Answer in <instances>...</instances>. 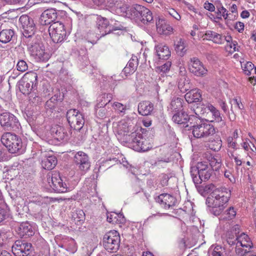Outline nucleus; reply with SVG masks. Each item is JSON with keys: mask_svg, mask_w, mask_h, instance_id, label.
I'll use <instances>...</instances> for the list:
<instances>
[{"mask_svg": "<svg viewBox=\"0 0 256 256\" xmlns=\"http://www.w3.org/2000/svg\"><path fill=\"white\" fill-rule=\"evenodd\" d=\"M212 197H208L206 200V204L210 208V214L216 216H220L227 206L230 196V191L226 188H222L212 192Z\"/></svg>", "mask_w": 256, "mask_h": 256, "instance_id": "f257e3e1", "label": "nucleus"}, {"mask_svg": "<svg viewBox=\"0 0 256 256\" xmlns=\"http://www.w3.org/2000/svg\"><path fill=\"white\" fill-rule=\"evenodd\" d=\"M184 127L188 128V130H192L194 136L198 138H206L216 133L215 128L212 124L204 122L196 116H192L190 124H186Z\"/></svg>", "mask_w": 256, "mask_h": 256, "instance_id": "f03ea898", "label": "nucleus"}, {"mask_svg": "<svg viewBox=\"0 0 256 256\" xmlns=\"http://www.w3.org/2000/svg\"><path fill=\"white\" fill-rule=\"evenodd\" d=\"M212 172L207 162H198L196 166H192L190 172L196 186L197 188L202 182L208 180Z\"/></svg>", "mask_w": 256, "mask_h": 256, "instance_id": "7ed1b4c3", "label": "nucleus"}, {"mask_svg": "<svg viewBox=\"0 0 256 256\" xmlns=\"http://www.w3.org/2000/svg\"><path fill=\"white\" fill-rule=\"evenodd\" d=\"M28 42V50L32 56L39 61H46L50 58L49 54L45 52L44 47L40 37L34 35L30 36Z\"/></svg>", "mask_w": 256, "mask_h": 256, "instance_id": "20e7f679", "label": "nucleus"}, {"mask_svg": "<svg viewBox=\"0 0 256 256\" xmlns=\"http://www.w3.org/2000/svg\"><path fill=\"white\" fill-rule=\"evenodd\" d=\"M73 163L76 170L82 174L88 171L91 166L88 155L82 151L75 153L73 158Z\"/></svg>", "mask_w": 256, "mask_h": 256, "instance_id": "39448f33", "label": "nucleus"}, {"mask_svg": "<svg viewBox=\"0 0 256 256\" xmlns=\"http://www.w3.org/2000/svg\"><path fill=\"white\" fill-rule=\"evenodd\" d=\"M48 32L52 40L54 43L63 42L67 36L64 24L58 21L50 25Z\"/></svg>", "mask_w": 256, "mask_h": 256, "instance_id": "423d86ee", "label": "nucleus"}, {"mask_svg": "<svg viewBox=\"0 0 256 256\" xmlns=\"http://www.w3.org/2000/svg\"><path fill=\"white\" fill-rule=\"evenodd\" d=\"M120 236L116 230L106 233L103 238V245L106 250L110 252L117 251L120 248Z\"/></svg>", "mask_w": 256, "mask_h": 256, "instance_id": "0eeeda50", "label": "nucleus"}, {"mask_svg": "<svg viewBox=\"0 0 256 256\" xmlns=\"http://www.w3.org/2000/svg\"><path fill=\"white\" fill-rule=\"evenodd\" d=\"M66 119L71 128L80 131L84 126L83 114L76 109H70L66 112Z\"/></svg>", "mask_w": 256, "mask_h": 256, "instance_id": "6e6552de", "label": "nucleus"}, {"mask_svg": "<svg viewBox=\"0 0 256 256\" xmlns=\"http://www.w3.org/2000/svg\"><path fill=\"white\" fill-rule=\"evenodd\" d=\"M47 182L51 188L56 192L63 193L66 192L68 187L56 172H48L46 175Z\"/></svg>", "mask_w": 256, "mask_h": 256, "instance_id": "1a4fd4ad", "label": "nucleus"}, {"mask_svg": "<svg viewBox=\"0 0 256 256\" xmlns=\"http://www.w3.org/2000/svg\"><path fill=\"white\" fill-rule=\"evenodd\" d=\"M29 79L30 78L28 77V73H26L18 82L19 90L24 94H28L33 88L36 86L37 74L36 73L32 74L30 82H28Z\"/></svg>", "mask_w": 256, "mask_h": 256, "instance_id": "9d476101", "label": "nucleus"}, {"mask_svg": "<svg viewBox=\"0 0 256 256\" xmlns=\"http://www.w3.org/2000/svg\"><path fill=\"white\" fill-rule=\"evenodd\" d=\"M20 28L23 29L22 34L24 36L29 38L34 34V24L32 19L26 14H23L19 18Z\"/></svg>", "mask_w": 256, "mask_h": 256, "instance_id": "9b49d317", "label": "nucleus"}, {"mask_svg": "<svg viewBox=\"0 0 256 256\" xmlns=\"http://www.w3.org/2000/svg\"><path fill=\"white\" fill-rule=\"evenodd\" d=\"M204 106H205L204 105H202L200 106H197L194 110L196 114L198 116V112H201V114H204V112L202 111V109L204 108V110L207 109L209 110L212 115V119L210 120V122H222V124H224L219 110L209 103L206 106V107Z\"/></svg>", "mask_w": 256, "mask_h": 256, "instance_id": "f8f14e48", "label": "nucleus"}, {"mask_svg": "<svg viewBox=\"0 0 256 256\" xmlns=\"http://www.w3.org/2000/svg\"><path fill=\"white\" fill-rule=\"evenodd\" d=\"M188 69L191 73L197 76H203L208 72L202 63L196 58H190Z\"/></svg>", "mask_w": 256, "mask_h": 256, "instance_id": "ddd939ff", "label": "nucleus"}, {"mask_svg": "<svg viewBox=\"0 0 256 256\" xmlns=\"http://www.w3.org/2000/svg\"><path fill=\"white\" fill-rule=\"evenodd\" d=\"M1 142L10 153H16V135L14 134L9 132L4 133L2 136Z\"/></svg>", "mask_w": 256, "mask_h": 256, "instance_id": "4468645a", "label": "nucleus"}, {"mask_svg": "<svg viewBox=\"0 0 256 256\" xmlns=\"http://www.w3.org/2000/svg\"><path fill=\"white\" fill-rule=\"evenodd\" d=\"M96 26L98 32H100V37L110 33V22L106 18L101 16H96Z\"/></svg>", "mask_w": 256, "mask_h": 256, "instance_id": "2eb2a0df", "label": "nucleus"}, {"mask_svg": "<svg viewBox=\"0 0 256 256\" xmlns=\"http://www.w3.org/2000/svg\"><path fill=\"white\" fill-rule=\"evenodd\" d=\"M156 201L162 207L168 209L176 205V198L172 195L168 194H162L156 198Z\"/></svg>", "mask_w": 256, "mask_h": 256, "instance_id": "dca6fc26", "label": "nucleus"}, {"mask_svg": "<svg viewBox=\"0 0 256 256\" xmlns=\"http://www.w3.org/2000/svg\"><path fill=\"white\" fill-rule=\"evenodd\" d=\"M240 230L239 226L235 225L226 232V242L230 246H234L235 245H237L240 235Z\"/></svg>", "mask_w": 256, "mask_h": 256, "instance_id": "f3484780", "label": "nucleus"}, {"mask_svg": "<svg viewBox=\"0 0 256 256\" xmlns=\"http://www.w3.org/2000/svg\"><path fill=\"white\" fill-rule=\"evenodd\" d=\"M17 234L22 238L30 237L34 235V229L29 222H22L18 226Z\"/></svg>", "mask_w": 256, "mask_h": 256, "instance_id": "a211bd4d", "label": "nucleus"}, {"mask_svg": "<svg viewBox=\"0 0 256 256\" xmlns=\"http://www.w3.org/2000/svg\"><path fill=\"white\" fill-rule=\"evenodd\" d=\"M151 144L147 140L143 134L138 140V142L132 144L130 148L137 152H146L152 148Z\"/></svg>", "mask_w": 256, "mask_h": 256, "instance_id": "6ab92c4d", "label": "nucleus"}, {"mask_svg": "<svg viewBox=\"0 0 256 256\" xmlns=\"http://www.w3.org/2000/svg\"><path fill=\"white\" fill-rule=\"evenodd\" d=\"M94 42L87 40H82L78 42V44L80 46V51L78 50L76 48H72V52L74 54L78 56H82V58H87L86 50L88 48H90L94 45Z\"/></svg>", "mask_w": 256, "mask_h": 256, "instance_id": "aec40b11", "label": "nucleus"}, {"mask_svg": "<svg viewBox=\"0 0 256 256\" xmlns=\"http://www.w3.org/2000/svg\"><path fill=\"white\" fill-rule=\"evenodd\" d=\"M54 136L58 140H68L72 132L70 133L68 130L60 126H56L52 129Z\"/></svg>", "mask_w": 256, "mask_h": 256, "instance_id": "412c9836", "label": "nucleus"}, {"mask_svg": "<svg viewBox=\"0 0 256 256\" xmlns=\"http://www.w3.org/2000/svg\"><path fill=\"white\" fill-rule=\"evenodd\" d=\"M156 26L157 32L160 34L168 35L172 32V28L164 19L159 18L156 22Z\"/></svg>", "mask_w": 256, "mask_h": 256, "instance_id": "4be33fe9", "label": "nucleus"}, {"mask_svg": "<svg viewBox=\"0 0 256 256\" xmlns=\"http://www.w3.org/2000/svg\"><path fill=\"white\" fill-rule=\"evenodd\" d=\"M186 101L190 104L200 102L202 100L201 92L199 90H190L184 96Z\"/></svg>", "mask_w": 256, "mask_h": 256, "instance_id": "5701e85b", "label": "nucleus"}, {"mask_svg": "<svg viewBox=\"0 0 256 256\" xmlns=\"http://www.w3.org/2000/svg\"><path fill=\"white\" fill-rule=\"evenodd\" d=\"M142 134L140 130H136L134 132H130V134H124L123 142L130 147L132 144L138 142V140L142 136Z\"/></svg>", "mask_w": 256, "mask_h": 256, "instance_id": "b1692460", "label": "nucleus"}, {"mask_svg": "<svg viewBox=\"0 0 256 256\" xmlns=\"http://www.w3.org/2000/svg\"><path fill=\"white\" fill-rule=\"evenodd\" d=\"M153 110L154 104L148 101H144L138 104V112L142 116L150 115Z\"/></svg>", "mask_w": 256, "mask_h": 256, "instance_id": "393cba45", "label": "nucleus"}, {"mask_svg": "<svg viewBox=\"0 0 256 256\" xmlns=\"http://www.w3.org/2000/svg\"><path fill=\"white\" fill-rule=\"evenodd\" d=\"M193 115L188 116L184 111H180L174 114L172 118V120L178 124H188L190 119Z\"/></svg>", "mask_w": 256, "mask_h": 256, "instance_id": "a878e982", "label": "nucleus"}, {"mask_svg": "<svg viewBox=\"0 0 256 256\" xmlns=\"http://www.w3.org/2000/svg\"><path fill=\"white\" fill-rule=\"evenodd\" d=\"M156 55L159 59L167 60L170 56V52L168 46L162 44L155 46Z\"/></svg>", "mask_w": 256, "mask_h": 256, "instance_id": "bb28decb", "label": "nucleus"}, {"mask_svg": "<svg viewBox=\"0 0 256 256\" xmlns=\"http://www.w3.org/2000/svg\"><path fill=\"white\" fill-rule=\"evenodd\" d=\"M57 158L56 156L46 155L42 160V167L48 170L53 169L57 164Z\"/></svg>", "mask_w": 256, "mask_h": 256, "instance_id": "cd10ccee", "label": "nucleus"}, {"mask_svg": "<svg viewBox=\"0 0 256 256\" xmlns=\"http://www.w3.org/2000/svg\"><path fill=\"white\" fill-rule=\"evenodd\" d=\"M32 245L30 243L17 240V256H27L30 254Z\"/></svg>", "mask_w": 256, "mask_h": 256, "instance_id": "c85d7f7f", "label": "nucleus"}, {"mask_svg": "<svg viewBox=\"0 0 256 256\" xmlns=\"http://www.w3.org/2000/svg\"><path fill=\"white\" fill-rule=\"evenodd\" d=\"M238 240V246L241 247L248 249L249 250L253 247L252 242L248 236L244 232L240 234Z\"/></svg>", "mask_w": 256, "mask_h": 256, "instance_id": "c756f323", "label": "nucleus"}, {"mask_svg": "<svg viewBox=\"0 0 256 256\" xmlns=\"http://www.w3.org/2000/svg\"><path fill=\"white\" fill-rule=\"evenodd\" d=\"M139 19L144 24L151 23L153 22L152 14L149 9L142 6Z\"/></svg>", "mask_w": 256, "mask_h": 256, "instance_id": "7c9ffc66", "label": "nucleus"}, {"mask_svg": "<svg viewBox=\"0 0 256 256\" xmlns=\"http://www.w3.org/2000/svg\"><path fill=\"white\" fill-rule=\"evenodd\" d=\"M14 116L9 112H4L0 115V124L2 126L9 128L11 126Z\"/></svg>", "mask_w": 256, "mask_h": 256, "instance_id": "2f4dec72", "label": "nucleus"}, {"mask_svg": "<svg viewBox=\"0 0 256 256\" xmlns=\"http://www.w3.org/2000/svg\"><path fill=\"white\" fill-rule=\"evenodd\" d=\"M178 88L181 92L183 93L186 92L190 89V80L186 76H182L179 78Z\"/></svg>", "mask_w": 256, "mask_h": 256, "instance_id": "473e14b6", "label": "nucleus"}, {"mask_svg": "<svg viewBox=\"0 0 256 256\" xmlns=\"http://www.w3.org/2000/svg\"><path fill=\"white\" fill-rule=\"evenodd\" d=\"M236 214V211L234 207L230 206L220 214V220H230L234 218Z\"/></svg>", "mask_w": 256, "mask_h": 256, "instance_id": "72a5a7b5", "label": "nucleus"}, {"mask_svg": "<svg viewBox=\"0 0 256 256\" xmlns=\"http://www.w3.org/2000/svg\"><path fill=\"white\" fill-rule=\"evenodd\" d=\"M124 218L122 214L116 212L107 214V221L110 223H122L124 222Z\"/></svg>", "mask_w": 256, "mask_h": 256, "instance_id": "f704fd0d", "label": "nucleus"}, {"mask_svg": "<svg viewBox=\"0 0 256 256\" xmlns=\"http://www.w3.org/2000/svg\"><path fill=\"white\" fill-rule=\"evenodd\" d=\"M14 34L12 30H4L0 32V42L6 44L9 42Z\"/></svg>", "mask_w": 256, "mask_h": 256, "instance_id": "c9c22d12", "label": "nucleus"}, {"mask_svg": "<svg viewBox=\"0 0 256 256\" xmlns=\"http://www.w3.org/2000/svg\"><path fill=\"white\" fill-rule=\"evenodd\" d=\"M66 250L72 254L75 253L78 249L76 243L74 239L68 238L64 242Z\"/></svg>", "mask_w": 256, "mask_h": 256, "instance_id": "e433bc0d", "label": "nucleus"}, {"mask_svg": "<svg viewBox=\"0 0 256 256\" xmlns=\"http://www.w3.org/2000/svg\"><path fill=\"white\" fill-rule=\"evenodd\" d=\"M182 101L183 100L180 98H174L168 108L174 111L180 112L182 107Z\"/></svg>", "mask_w": 256, "mask_h": 256, "instance_id": "4c0bfd02", "label": "nucleus"}, {"mask_svg": "<svg viewBox=\"0 0 256 256\" xmlns=\"http://www.w3.org/2000/svg\"><path fill=\"white\" fill-rule=\"evenodd\" d=\"M132 126L130 125L127 122L124 120L120 121L118 124V130L122 134L124 132V135L126 134H130V132Z\"/></svg>", "mask_w": 256, "mask_h": 256, "instance_id": "58836bf2", "label": "nucleus"}, {"mask_svg": "<svg viewBox=\"0 0 256 256\" xmlns=\"http://www.w3.org/2000/svg\"><path fill=\"white\" fill-rule=\"evenodd\" d=\"M112 98V94H104L100 97L96 104L99 107H104L107 104H109Z\"/></svg>", "mask_w": 256, "mask_h": 256, "instance_id": "ea45409f", "label": "nucleus"}, {"mask_svg": "<svg viewBox=\"0 0 256 256\" xmlns=\"http://www.w3.org/2000/svg\"><path fill=\"white\" fill-rule=\"evenodd\" d=\"M208 165L212 168V171H216L221 167V160L218 156L212 158Z\"/></svg>", "mask_w": 256, "mask_h": 256, "instance_id": "a19ab883", "label": "nucleus"}, {"mask_svg": "<svg viewBox=\"0 0 256 256\" xmlns=\"http://www.w3.org/2000/svg\"><path fill=\"white\" fill-rule=\"evenodd\" d=\"M175 50L177 53L180 56H183L186 52L184 40L182 38L178 39L174 44Z\"/></svg>", "mask_w": 256, "mask_h": 256, "instance_id": "79ce46f5", "label": "nucleus"}, {"mask_svg": "<svg viewBox=\"0 0 256 256\" xmlns=\"http://www.w3.org/2000/svg\"><path fill=\"white\" fill-rule=\"evenodd\" d=\"M142 6L141 5L136 4L130 8L128 11L132 16L139 18Z\"/></svg>", "mask_w": 256, "mask_h": 256, "instance_id": "37998d69", "label": "nucleus"}, {"mask_svg": "<svg viewBox=\"0 0 256 256\" xmlns=\"http://www.w3.org/2000/svg\"><path fill=\"white\" fill-rule=\"evenodd\" d=\"M142 6L141 5L136 4L130 8L128 11L132 16L139 18Z\"/></svg>", "mask_w": 256, "mask_h": 256, "instance_id": "c03bdc74", "label": "nucleus"}, {"mask_svg": "<svg viewBox=\"0 0 256 256\" xmlns=\"http://www.w3.org/2000/svg\"><path fill=\"white\" fill-rule=\"evenodd\" d=\"M110 33H112L117 30H125V28L120 22L111 19L110 23Z\"/></svg>", "mask_w": 256, "mask_h": 256, "instance_id": "a18cd8bd", "label": "nucleus"}, {"mask_svg": "<svg viewBox=\"0 0 256 256\" xmlns=\"http://www.w3.org/2000/svg\"><path fill=\"white\" fill-rule=\"evenodd\" d=\"M95 114L97 118H106L107 110L104 107H99L96 104L94 108Z\"/></svg>", "mask_w": 256, "mask_h": 256, "instance_id": "49530a36", "label": "nucleus"}, {"mask_svg": "<svg viewBox=\"0 0 256 256\" xmlns=\"http://www.w3.org/2000/svg\"><path fill=\"white\" fill-rule=\"evenodd\" d=\"M44 12L46 15V16H48L52 22H54L58 16L56 10L54 8H50L44 10Z\"/></svg>", "mask_w": 256, "mask_h": 256, "instance_id": "de8ad7c7", "label": "nucleus"}, {"mask_svg": "<svg viewBox=\"0 0 256 256\" xmlns=\"http://www.w3.org/2000/svg\"><path fill=\"white\" fill-rule=\"evenodd\" d=\"M234 247L237 256H246L250 252L248 249L241 247L240 246H238V244L235 245Z\"/></svg>", "mask_w": 256, "mask_h": 256, "instance_id": "09e8293b", "label": "nucleus"}, {"mask_svg": "<svg viewBox=\"0 0 256 256\" xmlns=\"http://www.w3.org/2000/svg\"><path fill=\"white\" fill-rule=\"evenodd\" d=\"M72 217L76 222H82L85 219V214L82 210H76L72 215Z\"/></svg>", "mask_w": 256, "mask_h": 256, "instance_id": "8fccbe9b", "label": "nucleus"}, {"mask_svg": "<svg viewBox=\"0 0 256 256\" xmlns=\"http://www.w3.org/2000/svg\"><path fill=\"white\" fill-rule=\"evenodd\" d=\"M11 182H9V186H7L8 192L11 198L14 200L16 198V191L15 190L14 182L13 181V178H11Z\"/></svg>", "mask_w": 256, "mask_h": 256, "instance_id": "3c124183", "label": "nucleus"}, {"mask_svg": "<svg viewBox=\"0 0 256 256\" xmlns=\"http://www.w3.org/2000/svg\"><path fill=\"white\" fill-rule=\"evenodd\" d=\"M9 215V210L6 206H0V222L6 219Z\"/></svg>", "mask_w": 256, "mask_h": 256, "instance_id": "603ef678", "label": "nucleus"}, {"mask_svg": "<svg viewBox=\"0 0 256 256\" xmlns=\"http://www.w3.org/2000/svg\"><path fill=\"white\" fill-rule=\"evenodd\" d=\"M242 70L246 75L250 76L251 72L252 71L254 68V65L250 62H247L244 66H242Z\"/></svg>", "mask_w": 256, "mask_h": 256, "instance_id": "864d4df0", "label": "nucleus"}, {"mask_svg": "<svg viewBox=\"0 0 256 256\" xmlns=\"http://www.w3.org/2000/svg\"><path fill=\"white\" fill-rule=\"evenodd\" d=\"M26 149V145L22 142L21 139L17 137V155L24 154Z\"/></svg>", "mask_w": 256, "mask_h": 256, "instance_id": "5fc2aeb1", "label": "nucleus"}, {"mask_svg": "<svg viewBox=\"0 0 256 256\" xmlns=\"http://www.w3.org/2000/svg\"><path fill=\"white\" fill-rule=\"evenodd\" d=\"M112 106L116 110L123 114L125 113V111L126 109V105H124L118 102H114L112 104Z\"/></svg>", "mask_w": 256, "mask_h": 256, "instance_id": "6e6d98bb", "label": "nucleus"}, {"mask_svg": "<svg viewBox=\"0 0 256 256\" xmlns=\"http://www.w3.org/2000/svg\"><path fill=\"white\" fill-rule=\"evenodd\" d=\"M46 16V15L44 12L40 15L39 19V22L41 25L45 26L50 24H51L52 23V22L49 20L48 18Z\"/></svg>", "mask_w": 256, "mask_h": 256, "instance_id": "4d7b16f0", "label": "nucleus"}, {"mask_svg": "<svg viewBox=\"0 0 256 256\" xmlns=\"http://www.w3.org/2000/svg\"><path fill=\"white\" fill-rule=\"evenodd\" d=\"M128 67L132 68V70H136L138 66V59L136 56H133L130 59L128 64Z\"/></svg>", "mask_w": 256, "mask_h": 256, "instance_id": "13d9d810", "label": "nucleus"}, {"mask_svg": "<svg viewBox=\"0 0 256 256\" xmlns=\"http://www.w3.org/2000/svg\"><path fill=\"white\" fill-rule=\"evenodd\" d=\"M224 249L223 248L220 246H216L214 247L212 254V256H224Z\"/></svg>", "mask_w": 256, "mask_h": 256, "instance_id": "bf43d9fd", "label": "nucleus"}, {"mask_svg": "<svg viewBox=\"0 0 256 256\" xmlns=\"http://www.w3.org/2000/svg\"><path fill=\"white\" fill-rule=\"evenodd\" d=\"M28 68L26 62L23 60H20L17 62V70L20 72H24Z\"/></svg>", "mask_w": 256, "mask_h": 256, "instance_id": "052dcab7", "label": "nucleus"}, {"mask_svg": "<svg viewBox=\"0 0 256 256\" xmlns=\"http://www.w3.org/2000/svg\"><path fill=\"white\" fill-rule=\"evenodd\" d=\"M17 4H18L20 6L17 8V11L22 12V10H27L28 8V6H27V4H25L26 2V0H16Z\"/></svg>", "mask_w": 256, "mask_h": 256, "instance_id": "680f3d73", "label": "nucleus"}, {"mask_svg": "<svg viewBox=\"0 0 256 256\" xmlns=\"http://www.w3.org/2000/svg\"><path fill=\"white\" fill-rule=\"evenodd\" d=\"M167 12L176 20H180V16L174 9L170 8L167 10Z\"/></svg>", "mask_w": 256, "mask_h": 256, "instance_id": "e2e57ef3", "label": "nucleus"}, {"mask_svg": "<svg viewBox=\"0 0 256 256\" xmlns=\"http://www.w3.org/2000/svg\"><path fill=\"white\" fill-rule=\"evenodd\" d=\"M171 66V62H167L162 66H159L158 68L160 72L165 73L170 70V68Z\"/></svg>", "mask_w": 256, "mask_h": 256, "instance_id": "0e129e2a", "label": "nucleus"}, {"mask_svg": "<svg viewBox=\"0 0 256 256\" xmlns=\"http://www.w3.org/2000/svg\"><path fill=\"white\" fill-rule=\"evenodd\" d=\"M214 142L215 144L210 145V148L215 152H218L221 148L222 141L218 140L217 142L214 141Z\"/></svg>", "mask_w": 256, "mask_h": 256, "instance_id": "69168bd1", "label": "nucleus"}, {"mask_svg": "<svg viewBox=\"0 0 256 256\" xmlns=\"http://www.w3.org/2000/svg\"><path fill=\"white\" fill-rule=\"evenodd\" d=\"M216 13L218 16H222L224 19L228 18V10L224 6L221 7L220 9L218 10Z\"/></svg>", "mask_w": 256, "mask_h": 256, "instance_id": "338daca9", "label": "nucleus"}, {"mask_svg": "<svg viewBox=\"0 0 256 256\" xmlns=\"http://www.w3.org/2000/svg\"><path fill=\"white\" fill-rule=\"evenodd\" d=\"M212 42L217 44H222L224 42V37L220 34L216 33L214 36Z\"/></svg>", "mask_w": 256, "mask_h": 256, "instance_id": "774afa93", "label": "nucleus"}]
</instances>
